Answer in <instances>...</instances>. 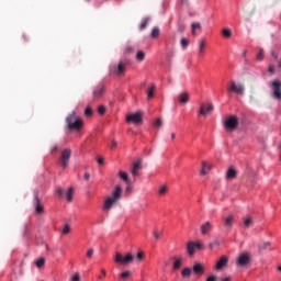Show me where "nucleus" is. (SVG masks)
Segmentation results:
<instances>
[{
  "instance_id": "f257e3e1",
  "label": "nucleus",
  "mask_w": 281,
  "mask_h": 281,
  "mask_svg": "<svg viewBox=\"0 0 281 281\" xmlns=\"http://www.w3.org/2000/svg\"><path fill=\"white\" fill-rule=\"evenodd\" d=\"M120 199H122V187L116 186L112 191V196L106 198V200L104 201L103 210L105 212L111 211L113 205H115V203H117Z\"/></svg>"
},
{
  "instance_id": "f03ea898",
  "label": "nucleus",
  "mask_w": 281,
  "mask_h": 281,
  "mask_svg": "<svg viewBox=\"0 0 281 281\" xmlns=\"http://www.w3.org/2000/svg\"><path fill=\"white\" fill-rule=\"evenodd\" d=\"M66 124L69 131H81L85 126V121L76 112H72L66 117Z\"/></svg>"
},
{
  "instance_id": "7ed1b4c3",
  "label": "nucleus",
  "mask_w": 281,
  "mask_h": 281,
  "mask_svg": "<svg viewBox=\"0 0 281 281\" xmlns=\"http://www.w3.org/2000/svg\"><path fill=\"white\" fill-rule=\"evenodd\" d=\"M226 91L228 94L237 93V95H245V85L231 80L226 87Z\"/></svg>"
},
{
  "instance_id": "20e7f679",
  "label": "nucleus",
  "mask_w": 281,
  "mask_h": 281,
  "mask_svg": "<svg viewBox=\"0 0 281 281\" xmlns=\"http://www.w3.org/2000/svg\"><path fill=\"white\" fill-rule=\"evenodd\" d=\"M251 260H252L251 254L241 252L237 257L236 266L241 268L249 267V265H251Z\"/></svg>"
},
{
  "instance_id": "39448f33",
  "label": "nucleus",
  "mask_w": 281,
  "mask_h": 281,
  "mask_svg": "<svg viewBox=\"0 0 281 281\" xmlns=\"http://www.w3.org/2000/svg\"><path fill=\"white\" fill-rule=\"evenodd\" d=\"M133 260H135V256H133L131 252H127L125 257L122 256V254L116 252L114 257V262L117 265H131Z\"/></svg>"
},
{
  "instance_id": "423d86ee",
  "label": "nucleus",
  "mask_w": 281,
  "mask_h": 281,
  "mask_svg": "<svg viewBox=\"0 0 281 281\" xmlns=\"http://www.w3.org/2000/svg\"><path fill=\"white\" fill-rule=\"evenodd\" d=\"M270 87L272 91V98L280 102L281 101V81L276 79L271 81Z\"/></svg>"
},
{
  "instance_id": "0eeeda50",
  "label": "nucleus",
  "mask_w": 281,
  "mask_h": 281,
  "mask_svg": "<svg viewBox=\"0 0 281 281\" xmlns=\"http://www.w3.org/2000/svg\"><path fill=\"white\" fill-rule=\"evenodd\" d=\"M71 159V149L70 148H66L61 151L60 154V158H59V164L63 167V169L65 170V168H67V166H69V160Z\"/></svg>"
},
{
  "instance_id": "6e6552de",
  "label": "nucleus",
  "mask_w": 281,
  "mask_h": 281,
  "mask_svg": "<svg viewBox=\"0 0 281 281\" xmlns=\"http://www.w3.org/2000/svg\"><path fill=\"white\" fill-rule=\"evenodd\" d=\"M126 122H127V124H136L137 126L142 125V123L144 122V119L142 116V112L127 114L126 115Z\"/></svg>"
},
{
  "instance_id": "1a4fd4ad",
  "label": "nucleus",
  "mask_w": 281,
  "mask_h": 281,
  "mask_svg": "<svg viewBox=\"0 0 281 281\" xmlns=\"http://www.w3.org/2000/svg\"><path fill=\"white\" fill-rule=\"evenodd\" d=\"M224 126L226 131H236L238 128V116L232 115L229 116L225 123Z\"/></svg>"
},
{
  "instance_id": "9d476101",
  "label": "nucleus",
  "mask_w": 281,
  "mask_h": 281,
  "mask_svg": "<svg viewBox=\"0 0 281 281\" xmlns=\"http://www.w3.org/2000/svg\"><path fill=\"white\" fill-rule=\"evenodd\" d=\"M228 263L229 257H227L226 255L220 257V259L215 263V271H223V269H225V267H227Z\"/></svg>"
},
{
  "instance_id": "9b49d317",
  "label": "nucleus",
  "mask_w": 281,
  "mask_h": 281,
  "mask_svg": "<svg viewBox=\"0 0 281 281\" xmlns=\"http://www.w3.org/2000/svg\"><path fill=\"white\" fill-rule=\"evenodd\" d=\"M102 95H104V86L103 85H98L97 87H94V89L92 91L93 102L100 100V98H102Z\"/></svg>"
},
{
  "instance_id": "f8f14e48",
  "label": "nucleus",
  "mask_w": 281,
  "mask_h": 281,
  "mask_svg": "<svg viewBox=\"0 0 281 281\" xmlns=\"http://www.w3.org/2000/svg\"><path fill=\"white\" fill-rule=\"evenodd\" d=\"M192 271H193L194 276H198L199 278H201V276H203L205 273V265H203L201 262H195L193 265Z\"/></svg>"
},
{
  "instance_id": "ddd939ff",
  "label": "nucleus",
  "mask_w": 281,
  "mask_h": 281,
  "mask_svg": "<svg viewBox=\"0 0 281 281\" xmlns=\"http://www.w3.org/2000/svg\"><path fill=\"white\" fill-rule=\"evenodd\" d=\"M212 111H214V105H212V103H209V104L202 103V104H200V110H199L200 115H207V113H212Z\"/></svg>"
},
{
  "instance_id": "4468645a",
  "label": "nucleus",
  "mask_w": 281,
  "mask_h": 281,
  "mask_svg": "<svg viewBox=\"0 0 281 281\" xmlns=\"http://www.w3.org/2000/svg\"><path fill=\"white\" fill-rule=\"evenodd\" d=\"M126 65H128V60L120 61L116 67H114V74L116 76H122L124 71H126Z\"/></svg>"
},
{
  "instance_id": "2eb2a0df",
  "label": "nucleus",
  "mask_w": 281,
  "mask_h": 281,
  "mask_svg": "<svg viewBox=\"0 0 281 281\" xmlns=\"http://www.w3.org/2000/svg\"><path fill=\"white\" fill-rule=\"evenodd\" d=\"M200 231H201L202 236L210 234V232H212V223L205 222L204 224H202L200 226Z\"/></svg>"
},
{
  "instance_id": "dca6fc26",
  "label": "nucleus",
  "mask_w": 281,
  "mask_h": 281,
  "mask_svg": "<svg viewBox=\"0 0 281 281\" xmlns=\"http://www.w3.org/2000/svg\"><path fill=\"white\" fill-rule=\"evenodd\" d=\"M183 267V257H173V266L172 269L173 271H179Z\"/></svg>"
},
{
  "instance_id": "f3484780",
  "label": "nucleus",
  "mask_w": 281,
  "mask_h": 281,
  "mask_svg": "<svg viewBox=\"0 0 281 281\" xmlns=\"http://www.w3.org/2000/svg\"><path fill=\"white\" fill-rule=\"evenodd\" d=\"M34 203L36 214H43L45 212V209L41 204V199H38V195H35Z\"/></svg>"
},
{
  "instance_id": "a211bd4d",
  "label": "nucleus",
  "mask_w": 281,
  "mask_h": 281,
  "mask_svg": "<svg viewBox=\"0 0 281 281\" xmlns=\"http://www.w3.org/2000/svg\"><path fill=\"white\" fill-rule=\"evenodd\" d=\"M236 177H238V171H236L234 167H229L226 171L225 179L232 180V179H236Z\"/></svg>"
},
{
  "instance_id": "6ab92c4d",
  "label": "nucleus",
  "mask_w": 281,
  "mask_h": 281,
  "mask_svg": "<svg viewBox=\"0 0 281 281\" xmlns=\"http://www.w3.org/2000/svg\"><path fill=\"white\" fill-rule=\"evenodd\" d=\"M139 170H142V160H137L136 162H134L132 168V176L139 177Z\"/></svg>"
},
{
  "instance_id": "aec40b11",
  "label": "nucleus",
  "mask_w": 281,
  "mask_h": 281,
  "mask_svg": "<svg viewBox=\"0 0 281 281\" xmlns=\"http://www.w3.org/2000/svg\"><path fill=\"white\" fill-rule=\"evenodd\" d=\"M180 104H188L190 102V94L188 92H182L178 95Z\"/></svg>"
},
{
  "instance_id": "412c9836",
  "label": "nucleus",
  "mask_w": 281,
  "mask_h": 281,
  "mask_svg": "<svg viewBox=\"0 0 281 281\" xmlns=\"http://www.w3.org/2000/svg\"><path fill=\"white\" fill-rule=\"evenodd\" d=\"M234 225V215H228L224 218V227L227 229H232V226Z\"/></svg>"
},
{
  "instance_id": "4be33fe9",
  "label": "nucleus",
  "mask_w": 281,
  "mask_h": 281,
  "mask_svg": "<svg viewBox=\"0 0 281 281\" xmlns=\"http://www.w3.org/2000/svg\"><path fill=\"white\" fill-rule=\"evenodd\" d=\"M195 249H196V244L194 241H189L187 245V254H189V256H194Z\"/></svg>"
},
{
  "instance_id": "5701e85b",
  "label": "nucleus",
  "mask_w": 281,
  "mask_h": 281,
  "mask_svg": "<svg viewBox=\"0 0 281 281\" xmlns=\"http://www.w3.org/2000/svg\"><path fill=\"white\" fill-rule=\"evenodd\" d=\"M196 30L201 31V23H199V22H193V23L191 24V34H192L193 36H196Z\"/></svg>"
},
{
  "instance_id": "b1692460",
  "label": "nucleus",
  "mask_w": 281,
  "mask_h": 281,
  "mask_svg": "<svg viewBox=\"0 0 281 281\" xmlns=\"http://www.w3.org/2000/svg\"><path fill=\"white\" fill-rule=\"evenodd\" d=\"M160 34H161V31L159 30V26H155L151 30L150 36H151V38H159Z\"/></svg>"
},
{
  "instance_id": "393cba45",
  "label": "nucleus",
  "mask_w": 281,
  "mask_h": 281,
  "mask_svg": "<svg viewBox=\"0 0 281 281\" xmlns=\"http://www.w3.org/2000/svg\"><path fill=\"white\" fill-rule=\"evenodd\" d=\"M155 83H151L149 86V88L147 89V97L150 99V98H155Z\"/></svg>"
},
{
  "instance_id": "a878e982",
  "label": "nucleus",
  "mask_w": 281,
  "mask_h": 281,
  "mask_svg": "<svg viewBox=\"0 0 281 281\" xmlns=\"http://www.w3.org/2000/svg\"><path fill=\"white\" fill-rule=\"evenodd\" d=\"M66 199L68 202L74 201V187H70L66 192Z\"/></svg>"
},
{
  "instance_id": "bb28decb",
  "label": "nucleus",
  "mask_w": 281,
  "mask_h": 281,
  "mask_svg": "<svg viewBox=\"0 0 281 281\" xmlns=\"http://www.w3.org/2000/svg\"><path fill=\"white\" fill-rule=\"evenodd\" d=\"M168 192V186L162 184L159 189H158V194L160 196H166V193Z\"/></svg>"
},
{
  "instance_id": "cd10ccee",
  "label": "nucleus",
  "mask_w": 281,
  "mask_h": 281,
  "mask_svg": "<svg viewBox=\"0 0 281 281\" xmlns=\"http://www.w3.org/2000/svg\"><path fill=\"white\" fill-rule=\"evenodd\" d=\"M181 276H182V278H190V276H192V269H190V268H184V269L181 271Z\"/></svg>"
},
{
  "instance_id": "c85d7f7f",
  "label": "nucleus",
  "mask_w": 281,
  "mask_h": 281,
  "mask_svg": "<svg viewBox=\"0 0 281 281\" xmlns=\"http://www.w3.org/2000/svg\"><path fill=\"white\" fill-rule=\"evenodd\" d=\"M145 58H146V53H144L143 50H138L136 54V60H138V63H142Z\"/></svg>"
},
{
  "instance_id": "c756f323",
  "label": "nucleus",
  "mask_w": 281,
  "mask_h": 281,
  "mask_svg": "<svg viewBox=\"0 0 281 281\" xmlns=\"http://www.w3.org/2000/svg\"><path fill=\"white\" fill-rule=\"evenodd\" d=\"M119 176L125 181V183H131V180L128 179V173L126 171H120Z\"/></svg>"
},
{
  "instance_id": "7c9ffc66",
  "label": "nucleus",
  "mask_w": 281,
  "mask_h": 281,
  "mask_svg": "<svg viewBox=\"0 0 281 281\" xmlns=\"http://www.w3.org/2000/svg\"><path fill=\"white\" fill-rule=\"evenodd\" d=\"M267 247H271L270 241H263L261 245L258 246L259 251H263V249H267Z\"/></svg>"
},
{
  "instance_id": "2f4dec72",
  "label": "nucleus",
  "mask_w": 281,
  "mask_h": 281,
  "mask_svg": "<svg viewBox=\"0 0 281 281\" xmlns=\"http://www.w3.org/2000/svg\"><path fill=\"white\" fill-rule=\"evenodd\" d=\"M222 34H223V36H224L225 38H232V30H229V29H224V30L222 31Z\"/></svg>"
},
{
  "instance_id": "473e14b6",
  "label": "nucleus",
  "mask_w": 281,
  "mask_h": 281,
  "mask_svg": "<svg viewBox=\"0 0 281 281\" xmlns=\"http://www.w3.org/2000/svg\"><path fill=\"white\" fill-rule=\"evenodd\" d=\"M203 49H205V40L199 42V54H203Z\"/></svg>"
},
{
  "instance_id": "72a5a7b5",
  "label": "nucleus",
  "mask_w": 281,
  "mask_h": 281,
  "mask_svg": "<svg viewBox=\"0 0 281 281\" xmlns=\"http://www.w3.org/2000/svg\"><path fill=\"white\" fill-rule=\"evenodd\" d=\"M180 45L181 47H183V49H186V47H188V45H190V41H188V38L182 37L180 41Z\"/></svg>"
},
{
  "instance_id": "f704fd0d",
  "label": "nucleus",
  "mask_w": 281,
  "mask_h": 281,
  "mask_svg": "<svg viewBox=\"0 0 281 281\" xmlns=\"http://www.w3.org/2000/svg\"><path fill=\"white\" fill-rule=\"evenodd\" d=\"M254 224V221L251 220V217L245 218L244 220V225L247 229H249V226Z\"/></svg>"
},
{
  "instance_id": "c9c22d12",
  "label": "nucleus",
  "mask_w": 281,
  "mask_h": 281,
  "mask_svg": "<svg viewBox=\"0 0 281 281\" xmlns=\"http://www.w3.org/2000/svg\"><path fill=\"white\" fill-rule=\"evenodd\" d=\"M120 278H122L123 280H128V278H131V271L126 270V271L122 272L120 274Z\"/></svg>"
},
{
  "instance_id": "e433bc0d",
  "label": "nucleus",
  "mask_w": 281,
  "mask_h": 281,
  "mask_svg": "<svg viewBox=\"0 0 281 281\" xmlns=\"http://www.w3.org/2000/svg\"><path fill=\"white\" fill-rule=\"evenodd\" d=\"M85 115H86L87 117H91V115H93V110L91 109V106H87V108L85 109Z\"/></svg>"
},
{
  "instance_id": "4c0bfd02",
  "label": "nucleus",
  "mask_w": 281,
  "mask_h": 281,
  "mask_svg": "<svg viewBox=\"0 0 281 281\" xmlns=\"http://www.w3.org/2000/svg\"><path fill=\"white\" fill-rule=\"evenodd\" d=\"M69 232H71V226H69V224H65L61 234L67 235Z\"/></svg>"
},
{
  "instance_id": "58836bf2",
  "label": "nucleus",
  "mask_w": 281,
  "mask_h": 281,
  "mask_svg": "<svg viewBox=\"0 0 281 281\" xmlns=\"http://www.w3.org/2000/svg\"><path fill=\"white\" fill-rule=\"evenodd\" d=\"M36 267L38 269H41V267H43L45 265V258H40L36 262H35Z\"/></svg>"
},
{
  "instance_id": "ea45409f",
  "label": "nucleus",
  "mask_w": 281,
  "mask_h": 281,
  "mask_svg": "<svg viewBox=\"0 0 281 281\" xmlns=\"http://www.w3.org/2000/svg\"><path fill=\"white\" fill-rule=\"evenodd\" d=\"M154 125L156 128H161L164 126V121L161 119H157Z\"/></svg>"
},
{
  "instance_id": "a19ab883",
  "label": "nucleus",
  "mask_w": 281,
  "mask_h": 281,
  "mask_svg": "<svg viewBox=\"0 0 281 281\" xmlns=\"http://www.w3.org/2000/svg\"><path fill=\"white\" fill-rule=\"evenodd\" d=\"M148 27V19L142 21L139 30H146Z\"/></svg>"
},
{
  "instance_id": "79ce46f5",
  "label": "nucleus",
  "mask_w": 281,
  "mask_h": 281,
  "mask_svg": "<svg viewBox=\"0 0 281 281\" xmlns=\"http://www.w3.org/2000/svg\"><path fill=\"white\" fill-rule=\"evenodd\" d=\"M98 113L99 115H104V113H106V108L104 105H100L98 108Z\"/></svg>"
},
{
  "instance_id": "37998d69",
  "label": "nucleus",
  "mask_w": 281,
  "mask_h": 281,
  "mask_svg": "<svg viewBox=\"0 0 281 281\" xmlns=\"http://www.w3.org/2000/svg\"><path fill=\"white\" fill-rule=\"evenodd\" d=\"M133 52H135V47H133V46H126V48H125V54H133Z\"/></svg>"
},
{
  "instance_id": "c03bdc74",
  "label": "nucleus",
  "mask_w": 281,
  "mask_h": 281,
  "mask_svg": "<svg viewBox=\"0 0 281 281\" xmlns=\"http://www.w3.org/2000/svg\"><path fill=\"white\" fill-rule=\"evenodd\" d=\"M70 281H80V274H79V273H75V274L71 277Z\"/></svg>"
},
{
  "instance_id": "a18cd8bd",
  "label": "nucleus",
  "mask_w": 281,
  "mask_h": 281,
  "mask_svg": "<svg viewBox=\"0 0 281 281\" xmlns=\"http://www.w3.org/2000/svg\"><path fill=\"white\" fill-rule=\"evenodd\" d=\"M93 254H94L93 248H90V249L87 251V258H93Z\"/></svg>"
},
{
  "instance_id": "49530a36",
  "label": "nucleus",
  "mask_w": 281,
  "mask_h": 281,
  "mask_svg": "<svg viewBox=\"0 0 281 281\" xmlns=\"http://www.w3.org/2000/svg\"><path fill=\"white\" fill-rule=\"evenodd\" d=\"M262 54H265V50L260 48L259 54L257 55V60H262L263 58Z\"/></svg>"
},
{
  "instance_id": "de8ad7c7",
  "label": "nucleus",
  "mask_w": 281,
  "mask_h": 281,
  "mask_svg": "<svg viewBox=\"0 0 281 281\" xmlns=\"http://www.w3.org/2000/svg\"><path fill=\"white\" fill-rule=\"evenodd\" d=\"M102 278H106V270L101 269V276L98 277L99 280H102Z\"/></svg>"
},
{
  "instance_id": "09e8293b",
  "label": "nucleus",
  "mask_w": 281,
  "mask_h": 281,
  "mask_svg": "<svg viewBox=\"0 0 281 281\" xmlns=\"http://www.w3.org/2000/svg\"><path fill=\"white\" fill-rule=\"evenodd\" d=\"M205 166H206V162L203 161L202 162V170L200 171V175H207V172L205 171Z\"/></svg>"
},
{
  "instance_id": "8fccbe9b",
  "label": "nucleus",
  "mask_w": 281,
  "mask_h": 281,
  "mask_svg": "<svg viewBox=\"0 0 281 281\" xmlns=\"http://www.w3.org/2000/svg\"><path fill=\"white\" fill-rule=\"evenodd\" d=\"M50 153H52V154L58 153V145H57V144H55V145L52 146Z\"/></svg>"
},
{
  "instance_id": "3c124183",
  "label": "nucleus",
  "mask_w": 281,
  "mask_h": 281,
  "mask_svg": "<svg viewBox=\"0 0 281 281\" xmlns=\"http://www.w3.org/2000/svg\"><path fill=\"white\" fill-rule=\"evenodd\" d=\"M178 32H179L180 34H183V33L186 32V25H179V26H178Z\"/></svg>"
},
{
  "instance_id": "603ef678",
  "label": "nucleus",
  "mask_w": 281,
  "mask_h": 281,
  "mask_svg": "<svg viewBox=\"0 0 281 281\" xmlns=\"http://www.w3.org/2000/svg\"><path fill=\"white\" fill-rule=\"evenodd\" d=\"M154 237L156 238V240H159L161 238V234L159 232L155 231Z\"/></svg>"
},
{
  "instance_id": "864d4df0",
  "label": "nucleus",
  "mask_w": 281,
  "mask_h": 281,
  "mask_svg": "<svg viewBox=\"0 0 281 281\" xmlns=\"http://www.w3.org/2000/svg\"><path fill=\"white\" fill-rule=\"evenodd\" d=\"M57 194L58 196H64L65 192L63 191V188H57Z\"/></svg>"
},
{
  "instance_id": "5fc2aeb1",
  "label": "nucleus",
  "mask_w": 281,
  "mask_h": 281,
  "mask_svg": "<svg viewBox=\"0 0 281 281\" xmlns=\"http://www.w3.org/2000/svg\"><path fill=\"white\" fill-rule=\"evenodd\" d=\"M136 257L138 260H144V252H142V251L137 252Z\"/></svg>"
},
{
  "instance_id": "6e6d98bb",
  "label": "nucleus",
  "mask_w": 281,
  "mask_h": 281,
  "mask_svg": "<svg viewBox=\"0 0 281 281\" xmlns=\"http://www.w3.org/2000/svg\"><path fill=\"white\" fill-rule=\"evenodd\" d=\"M99 166H104V158L100 157L97 159Z\"/></svg>"
},
{
  "instance_id": "4d7b16f0",
  "label": "nucleus",
  "mask_w": 281,
  "mask_h": 281,
  "mask_svg": "<svg viewBox=\"0 0 281 281\" xmlns=\"http://www.w3.org/2000/svg\"><path fill=\"white\" fill-rule=\"evenodd\" d=\"M216 276L212 274L206 279V281H216Z\"/></svg>"
},
{
  "instance_id": "13d9d810",
  "label": "nucleus",
  "mask_w": 281,
  "mask_h": 281,
  "mask_svg": "<svg viewBox=\"0 0 281 281\" xmlns=\"http://www.w3.org/2000/svg\"><path fill=\"white\" fill-rule=\"evenodd\" d=\"M271 56L274 60H278V54L274 50L271 52Z\"/></svg>"
},
{
  "instance_id": "bf43d9fd",
  "label": "nucleus",
  "mask_w": 281,
  "mask_h": 281,
  "mask_svg": "<svg viewBox=\"0 0 281 281\" xmlns=\"http://www.w3.org/2000/svg\"><path fill=\"white\" fill-rule=\"evenodd\" d=\"M91 175H89V172H86L85 176H83V179H86V181H89Z\"/></svg>"
},
{
  "instance_id": "052dcab7",
  "label": "nucleus",
  "mask_w": 281,
  "mask_h": 281,
  "mask_svg": "<svg viewBox=\"0 0 281 281\" xmlns=\"http://www.w3.org/2000/svg\"><path fill=\"white\" fill-rule=\"evenodd\" d=\"M195 248L196 249H203V244H201V243L195 244Z\"/></svg>"
},
{
  "instance_id": "680f3d73",
  "label": "nucleus",
  "mask_w": 281,
  "mask_h": 281,
  "mask_svg": "<svg viewBox=\"0 0 281 281\" xmlns=\"http://www.w3.org/2000/svg\"><path fill=\"white\" fill-rule=\"evenodd\" d=\"M269 72H270V74H276V68H274L273 66H270V67H269Z\"/></svg>"
},
{
  "instance_id": "e2e57ef3",
  "label": "nucleus",
  "mask_w": 281,
  "mask_h": 281,
  "mask_svg": "<svg viewBox=\"0 0 281 281\" xmlns=\"http://www.w3.org/2000/svg\"><path fill=\"white\" fill-rule=\"evenodd\" d=\"M116 146H117V142L112 140V143H111V148H115Z\"/></svg>"
},
{
  "instance_id": "0e129e2a",
  "label": "nucleus",
  "mask_w": 281,
  "mask_h": 281,
  "mask_svg": "<svg viewBox=\"0 0 281 281\" xmlns=\"http://www.w3.org/2000/svg\"><path fill=\"white\" fill-rule=\"evenodd\" d=\"M231 280H232V278H229V277H225L222 279V281H231Z\"/></svg>"
},
{
  "instance_id": "69168bd1",
  "label": "nucleus",
  "mask_w": 281,
  "mask_h": 281,
  "mask_svg": "<svg viewBox=\"0 0 281 281\" xmlns=\"http://www.w3.org/2000/svg\"><path fill=\"white\" fill-rule=\"evenodd\" d=\"M211 168L212 167L210 165H207V162H206L205 169L211 170Z\"/></svg>"
},
{
  "instance_id": "338daca9",
  "label": "nucleus",
  "mask_w": 281,
  "mask_h": 281,
  "mask_svg": "<svg viewBox=\"0 0 281 281\" xmlns=\"http://www.w3.org/2000/svg\"><path fill=\"white\" fill-rule=\"evenodd\" d=\"M175 137H177V134L172 133L171 134V139H175Z\"/></svg>"
},
{
  "instance_id": "774afa93",
  "label": "nucleus",
  "mask_w": 281,
  "mask_h": 281,
  "mask_svg": "<svg viewBox=\"0 0 281 281\" xmlns=\"http://www.w3.org/2000/svg\"><path fill=\"white\" fill-rule=\"evenodd\" d=\"M243 56H244V58H245V56H247V50L243 52Z\"/></svg>"
}]
</instances>
